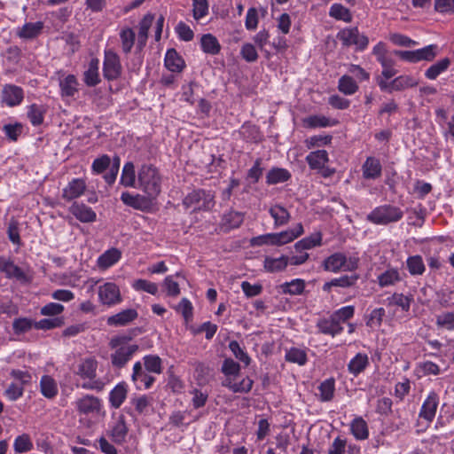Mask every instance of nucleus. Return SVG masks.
Listing matches in <instances>:
<instances>
[{
    "label": "nucleus",
    "instance_id": "nucleus-42",
    "mask_svg": "<svg viewBox=\"0 0 454 454\" xmlns=\"http://www.w3.org/2000/svg\"><path fill=\"white\" fill-rule=\"evenodd\" d=\"M289 262V257L282 255L278 258L266 257L264 268L269 272H279L284 270Z\"/></svg>",
    "mask_w": 454,
    "mask_h": 454
},
{
    "label": "nucleus",
    "instance_id": "nucleus-12",
    "mask_svg": "<svg viewBox=\"0 0 454 454\" xmlns=\"http://www.w3.org/2000/svg\"><path fill=\"white\" fill-rule=\"evenodd\" d=\"M24 98L23 90L13 84H5L2 90L1 99L8 106L20 105Z\"/></svg>",
    "mask_w": 454,
    "mask_h": 454
},
{
    "label": "nucleus",
    "instance_id": "nucleus-23",
    "mask_svg": "<svg viewBox=\"0 0 454 454\" xmlns=\"http://www.w3.org/2000/svg\"><path fill=\"white\" fill-rule=\"evenodd\" d=\"M121 200L125 205L138 210H145L149 206L147 198L140 194L133 195L124 192L121 193Z\"/></svg>",
    "mask_w": 454,
    "mask_h": 454
},
{
    "label": "nucleus",
    "instance_id": "nucleus-2",
    "mask_svg": "<svg viewBox=\"0 0 454 454\" xmlns=\"http://www.w3.org/2000/svg\"><path fill=\"white\" fill-rule=\"evenodd\" d=\"M131 338L127 335L115 336L109 341V347L114 352L111 354V364L114 368H123L138 350L137 344H130Z\"/></svg>",
    "mask_w": 454,
    "mask_h": 454
},
{
    "label": "nucleus",
    "instance_id": "nucleus-33",
    "mask_svg": "<svg viewBox=\"0 0 454 454\" xmlns=\"http://www.w3.org/2000/svg\"><path fill=\"white\" fill-rule=\"evenodd\" d=\"M350 430L356 440H365L369 437L367 423L362 417H356L352 420Z\"/></svg>",
    "mask_w": 454,
    "mask_h": 454
},
{
    "label": "nucleus",
    "instance_id": "nucleus-58",
    "mask_svg": "<svg viewBox=\"0 0 454 454\" xmlns=\"http://www.w3.org/2000/svg\"><path fill=\"white\" fill-rule=\"evenodd\" d=\"M333 137L331 135H316L307 138L304 144L308 149L321 147L331 143Z\"/></svg>",
    "mask_w": 454,
    "mask_h": 454
},
{
    "label": "nucleus",
    "instance_id": "nucleus-57",
    "mask_svg": "<svg viewBox=\"0 0 454 454\" xmlns=\"http://www.w3.org/2000/svg\"><path fill=\"white\" fill-rule=\"evenodd\" d=\"M145 371L160 374L162 372L161 359L158 356L149 355L144 357Z\"/></svg>",
    "mask_w": 454,
    "mask_h": 454
},
{
    "label": "nucleus",
    "instance_id": "nucleus-37",
    "mask_svg": "<svg viewBox=\"0 0 454 454\" xmlns=\"http://www.w3.org/2000/svg\"><path fill=\"white\" fill-rule=\"evenodd\" d=\"M165 67L171 72H180L184 67V61L176 50L170 49L166 53Z\"/></svg>",
    "mask_w": 454,
    "mask_h": 454
},
{
    "label": "nucleus",
    "instance_id": "nucleus-61",
    "mask_svg": "<svg viewBox=\"0 0 454 454\" xmlns=\"http://www.w3.org/2000/svg\"><path fill=\"white\" fill-rule=\"evenodd\" d=\"M193 6V18L200 20L208 13V2L207 0H192Z\"/></svg>",
    "mask_w": 454,
    "mask_h": 454
},
{
    "label": "nucleus",
    "instance_id": "nucleus-36",
    "mask_svg": "<svg viewBox=\"0 0 454 454\" xmlns=\"http://www.w3.org/2000/svg\"><path fill=\"white\" fill-rule=\"evenodd\" d=\"M412 301L413 299L411 296L395 293L387 298L386 302L387 306L388 307L397 306L400 307L403 311L408 312L410 310Z\"/></svg>",
    "mask_w": 454,
    "mask_h": 454
},
{
    "label": "nucleus",
    "instance_id": "nucleus-28",
    "mask_svg": "<svg viewBox=\"0 0 454 454\" xmlns=\"http://www.w3.org/2000/svg\"><path fill=\"white\" fill-rule=\"evenodd\" d=\"M328 160V153L325 150L311 152L306 157V161L312 169H325Z\"/></svg>",
    "mask_w": 454,
    "mask_h": 454
},
{
    "label": "nucleus",
    "instance_id": "nucleus-64",
    "mask_svg": "<svg viewBox=\"0 0 454 454\" xmlns=\"http://www.w3.org/2000/svg\"><path fill=\"white\" fill-rule=\"evenodd\" d=\"M436 325L447 330H454V313L445 312L436 317Z\"/></svg>",
    "mask_w": 454,
    "mask_h": 454
},
{
    "label": "nucleus",
    "instance_id": "nucleus-9",
    "mask_svg": "<svg viewBox=\"0 0 454 454\" xmlns=\"http://www.w3.org/2000/svg\"><path fill=\"white\" fill-rule=\"evenodd\" d=\"M129 428L126 424L124 415L119 414L114 417L113 423L106 431V435L118 445H121L126 442Z\"/></svg>",
    "mask_w": 454,
    "mask_h": 454
},
{
    "label": "nucleus",
    "instance_id": "nucleus-52",
    "mask_svg": "<svg viewBox=\"0 0 454 454\" xmlns=\"http://www.w3.org/2000/svg\"><path fill=\"white\" fill-rule=\"evenodd\" d=\"M13 449L16 453H24L33 449V442L27 434H22L16 437L13 443Z\"/></svg>",
    "mask_w": 454,
    "mask_h": 454
},
{
    "label": "nucleus",
    "instance_id": "nucleus-45",
    "mask_svg": "<svg viewBox=\"0 0 454 454\" xmlns=\"http://www.w3.org/2000/svg\"><path fill=\"white\" fill-rule=\"evenodd\" d=\"M136 35L133 29L130 27H124L120 32V40L121 50L125 54L131 51V49L135 43Z\"/></svg>",
    "mask_w": 454,
    "mask_h": 454
},
{
    "label": "nucleus",
    "instance_id": "nucleus-60",
    "mask_svg": "<svg viewBox=\"0 0 454 454\" xmlns=\"http://www.w3.org/2000/svg\"><path fill=\"white\" fill-rule=\"evenodd\" d=\"M64 325L62 317L43 318L40 321H35V328L38 330H51L60 327Z\"/></svg>",
    "mask_w": 454,
    "mask_h": 454
},
{
    "label": "nucleus",
    "instance_id": "nucleus-1",
    "mask_svg": "<svg viewBox=\"0 0 454 454\" xmlns=\"http://www.w3.org/2000/svg\"><path fill=\"white\" fill-rule=\"evenodd\" d=\"M162 176L153 164H143L137 171V188L148 198L156 199L161 192Z\"/></svg>",
    "mask_w": 454,
    "mask_h": 454
},
{
    "label": "nucleus",
    "instance_id": "nucleus-19",
    "mask_svg": "<svg viewBox=\"0 0 454 454\" xmlns=\"http://www.w3.org/2000/svg\"><path fill=\"white\" fill-rule=\"evenodd\" d=\"M317 327L321 333L329 334L333 337L340 333L343 330L341 325L333 315L329 318L320 319L317 324Z\"/></svg>",
    "mask_w": 454,
    "mask_h": 454
},
{
    "label": "nucleus",
    "instance_id": "nucleus-21",
    "mask_svg": "<svg viewBox=\"0 0 454 454\" xmlns=\"http://www.w3.org/2000/svg\"><path fill=\"white\" fill-rule=\"evenodd\" d=\"M79 82L74 74H68L59 80L60 94L62 98H72L79 90Z\"/></svg>",
    "mask_w": 454,
    "mask_h": 454
},
{
    "label": "nucleus",
    "instance_id": "nucleus-51",
    "mask_svg": "<svg viewBox=\"0 0 454 454\" xmlns=\"http://www.w3.org/2000/svg\"><path fill=\"white\" fill-rule=\"evenodd\" d=\"M35 321L27 317H19L14 319L12 329L15 334L20 335L29 332L35 328Z\"/></svg>",
    "mask_w": 454,
    "mask_h": 454
},
{
    "label": "nucleus",
    "instance_id": "nucleus-5",
    "mask_svg": "<svg viewBox=\"0 0 454 454\" xmlns=\"http://www.w3.org/2000/svg\"><path fill=\"white\" fill-rule=\"evenodd\" d=\"M403 215V213L399 207L383 205L374 208L367 215V220L375 224H387L399 221Z\"/></svg>",
    "mask_w": 454,
    "mask_h": 454
},
{
    "label": "nucleus",
    "instance_id": "nucleus-17",
    "mask_svg": "<svg viewBox=\"0 0 454 454\" xmlns=\"http://www.w3.org/2000/svg\"><path fill=\"white\" fill-rule=\"evenodd\" d=\"M438 406V395L434 392H431L424 401L419 411V418L428 422H432L434 419Z\"/></svg>",
    "mask_w": 454,
    "mask_h": 454
},
{
    "label": "nucleus",
    "instance_id": "nucleus-48",
    "mask_svg": "<svg viewBox=\"0 0 454 454\" xmlns=\"http://www.w3.org/2000/svg\"><path fill=\"white\" fill-rule=\"evenodd\" d=\"M406 263L408 270L412 276L422 275L425 272L426 266L420 255L408 257Z\"/></svg>",
    "mask_w": 454,
    "mask_h": 454
},
{
    "label": "nucleus",
    "instance_id": "nucleus-34",
    "mask_svg": "<svg viewBox=\"0 0 454 454\" xmlns=\"http://www.w3.org/2000/svg\"><path fill=\"white\" fill-rule=\"evenodd\" d=\"M200 45L202 51L207 54L216 55L221 51V45L217 38L211 34H206L201 36Z\"/></svg>",
    "mask_w": 454,
    "mask_h": 454
},
{
    "label": "nucleus",
    "instance_id": "nucleus-29",
    "mask_svg": "<svg viewBox=\"0 0 454 454\" xmlns=\"http://www.w3.org/2000/svg\"><path fill=\"white\" fill-rule=\"evenodd\" d=\"M121 256V253L117 248H110L103 253L98 259V266L106 270L115 264Z\"/></svg>",
    "mask_w": 454,
    "mask_h": 454
},
{
    "label": "nucleus",
    "instance_id": "nucleus-26",
    "mask_svg": "<svg viewBox=\"0 0 454 454\" xmlns=\"http://www.w3.org/2000/svg\"><path fill=\"white\" fill-rule=\"evenodd\" d=\"M358 278L359 277L357 274H354L351 276H341L340 278H333L331 281L325 283L323 286V290L325 292L329 293L333 286L348 288L356 285Z\"/></svg>",
    "mask_w": 454,
    "mask_h": 454
},
{
    "label": "nucleus",
    "instance_id": "nucleus-24",
    "mask_svg": "<svg viewBox=\"0 0 454 454\" xmlns=\"http://www.w3.org/2000/svg\"><path fill=\"white\" fill-rule=\"evenodd\" d=\"M269 213L274 220L275 227L287 224L291 218L288 210L280 204L272 205L269 209Z\"/></svg>",
    "mask_w": 454,
    "mask_h": 454
},
{
    "label": "nucleus",
    "instance_id": "nucleus-49",
    "mask_svg": "<svg viewBox=\"0 0 454 454\" xmlns=\"http://www.w3.org/2000/svg\"><path fill=\"white\" fill-rule=\"evenodd\" d=\"M400 280V274L395 269H389L378 277V282L381 287L393 286Z\"/></svg>",
    "mask_w": 454,
    "mask_h": 454
},
{
    "label": "nucleus",
    "instance_id": "nucleus-13",
    "mask_svg": "<svg viewBox=\"0 0 454 454\" xmlns=\"http://www.w3.org/2000/svg\"><path fill=\"white\" fill-rule=\"evenodd\" d=\"M87 184L82 178H74L62 190V198L67 201L80 198L86 191Z\"/></svg>",
    "mask_w": 454,
    "mask_h": 454
},
{
    "label": "nucleus",
    "instance_id": "nucleus-38",
    "mask_svg": "<svg viewBox=\"0 0 454 454\" xmlns=\"http://www.w3.org/2000/svg\"><path fill=\"white\" fill-rule=\"evenodd\" d=\"M369 364V358L366 354L357 353L356 356L351 359L348 365L350 373L356 376L361 373Z\"/></svg>",
    "mask_w": 454,
    "mask_h": 454
},
{
    "label": "nucleus",
    "instance_id": "nucleus-43",
    "mask_svg": "<svg viewBox=\"0 0 454 454\" xmlns=\"http://www.w3.org/2000/svg\"><path fill=\"white\" fill-rule=\"evenodd\" d=\"M322 244V234L320 232H316L311 234L309 237H306L301 240H299L294 245V248L296 251L311 249L315 247L321 246Z\"/></svg>",
    "mask_w": 454,
    "mask_h": 454
},
{
    "label": "nucleus",
    "instance_id": "nucleus-4",
    "mask_svg": "<svg viewBox=\"0 0 454 454\" xmlns=\"http://www.w3.org/2000/svg\"><path fill=\"white\" fill-rule=\"evenodd\" d=\"M359 259L355 256L347 257L342 253H334L325 259L323 267L327 271L339 272L340 270L353 271L358 268Z\"/></svg>",
    "mask_w": 454,
    "mask_h": 454
},
{
    "label": "nucleus",
    "instance_id": "nucleus-22",
    "mask_svg": "<svg viewBox=\"0 0 454 454\" xmlns=\"http://www.w3.org/2000/svg\"><path fill=\"white\" fill-rule=\"evenodd\" d=\"M363 176L365 179H376L381 176L382 167L380 160L374 157H368L363 167Z\"/></svg>",
    "mask_w": 454,
    "mask_h": 454
},
{
    "label": "nucleus",
    "instance_id": "nucleus-54",
    "mask_svg": "<svg viewBox=\"0 0 454 454\" xmlns=\"http://www.w3.org/2000/svg\"><path fill=\"white\" fill-rule=\"evenodd\" d=\"M329 15L336 20L350 22L352 15L348 8L340 4H333L329 12Z\"/></svg>",
    "mask_w": 454,
    "mask_h": 454
},
{
    "label": "nucleus",
    "instance_id": "nucleus-7",
    "mask_svg": "<svg viewBox=\"0 0 454 454\" xmlns=\"http://www.w3.org/2000/svg\"><path fill=\"white\" fill-rule=\"evenodd\" d=\"M122 74V66L119 55L113 50L104 52L103 75L107 81L118 80Z\"/></svg>",
    "mask_w": 454,
    "mask_h": 454
},
{
    "label": "nucleus",
    "instance_id": "nucleus-47",
    "mask_svg": "<svg viewBox=\"0 0 454 454\" xmlns=\"http://www.w3.org/2000/svg\"><path fill=\"white\" fill-rule=\"evenodd\" d=\"M46 109L42 105L33 104L28 107L27 117L34 126L43 123Z\"/></svg>",
    "mask_w": 454,
    "mask_h": 454
},
{
    "label": "nucleus",
    "instance_id": "nucleus-14",
    "mask_svg": "<svg viewBox=\"0 0 454 454\" xmlns=\"http://www.w3.org/2000/svg\"><path fill=\"white\" fill-rule=\"evenodd\" d=\"M69 212L82 223H93L97 218L96 212L83 203L74 202Z\"/></svg>",
    "mask_w": 454,
    "mask_h": 454
},
{
    "label": "nucleus",
    "instance_id": "nucleus-18",
    "mask_svg": "<svg viewBox=\"0 0 454 454\" xmlns=\"http://www.w3.org/2000/svg\"><path fill=\"white\" fill-rule=\"evenodd\" d=\"M301 122L306 129H317L335 126L338 121L321 114H312L303 118Z\"/></svg>",
    "mask_w": 454,
    "mask_h": 454
},
{
    "label": "nucleus",
    "instance_id": "nucleus-44",
    "mask_svg": "<svg viewBox=\"0 0 454 454\" xmlns=\"http://www.w3.org/2000/svg\"><path fill=\"white\" fill-rule=\"evenodd\" d=\"M41 392L46 398L51 399L58 394L56 381L49 375H43L40 381Z\"/></svg>",
    "mask_w": 454,
    "mask_h": 454
},
{
    "label": "nucleus",
    "instance_id": "nucleus-25",
    "mask_svg": "<svg viewBox=\"0 0 454 454\" xmlns=\"http://www.w3.org/2000/svg\"><path fill=\"white\" fill-rule=\"evenodd\" d=\"M304 232L301 223H298L294 228L289 229L279 233H275L277 246H283L292 242Z\"/></svg>",
    "mask_w": 454,
    "mask_h": 454
},
{
    "label": "nucleus",
    "instance_id": "nucleus-32",
    "mask_svg": "<svg viewBox=\"0 0 454 454\" xmlns=\"http://www.w3.org/2000/svg\"><path fill=\"white\" fill-rule=\"evenodd\" d=\"M244 221V215L237 211H230L223 215L222 220V228L227 231L238 228Z\"/></svg>",
    "mask_w": 454,
    "mask_h": 454
},
{
    "label": "nucleus",
    "instance_id": "nucleus-27",
    "mask_svg": "<svg viewBox=\"0 0 454 454\" xmlns=\"http://www.w3.org/2000/svg\"><path fill=\"white\" fill-rule=\"evenodd\" d=\"M0 271L4 272L7 278H14L19 280H25L26 275L23 270L12 261L0 257Z\"/></svg>",
    "mask_w": 454,
    "mask_h": 454
},
{
    "label": "nucleus",
    "instance_id": "nucleus-59",
    "mask_svg": "<svg viewBox=\"0 0 454 454\" xmlns=\"http://www.w3.org/2000/svg\"><path fill=\"white\" fill-rule=\"evenodd\" d=\"M286 359L291 363H296L299 365H303L307 362V354L304 350L293 348L286 354Z\"/></svg>",
    "mask_w": 454,
    "mask_h": 454
},
{
    "label": "nucleus",
    "instance_id": "nucleus-63",
    "mask_svg": "<svg viewBox=\"0 0 454 454\" xmlns=\"http://www.w3.org/2000/svg\"><path fill=\"white\" fill-rule=\"evenodd\" d=\"M190 394L192 395V403L194 409H199L205 406L208 398L207 393L197 388H193L191 390Z\"/></svg>",
    "mask_w": 454,
    "mask_h": 454
},
{
    "label": "nucleus",
    "instance_id": "nucleus-55",
    "mask_svg": "<svg viewBox=\"0 0 454 454\" xmlns=\"http://www.w3.org/2000/svg\"><path fill=\"white\" fill-rule=\"evenodd\" d=\"M385 317V309L377 308L366 317V325L371 329L380 328L383 317Z\"/></svg>",
    "mask_w": 454,
    "mask_h": 454
},
{
    "label": "nucleus",
    "instance_id": "nucleus-11",
    "mask_svg": "<svg viewBox=\"0 0 454 454\" xmlns=\"http://www.w3.org/2000/svg\"><path fill=\"white\" fill-rule=\"evenodd\" d=\"M98 298L102 304L107 306L119 304L122 301L118 286L113 282H106L98 287Z\"/></svg>",
    "mask_w": 454,
    "mask_h": 454
},
{
    "label": "nucleus",
    "instance_id": "nucleus-8",
    "mask_svg": "<svg viewBox=\"0 0 454 454\" xmlns=\"http://www.w3.org/2000/svg\"><path fill=\"white\" fill-rule=\"evenodd\" d=\"M338 38L341 41L343 45H355L358 51L364 50L369 43L368 37L365 35L361 34L356 27L342 29L338 34Z\"/></svg>",
    "mask_w": 454,
    "mask_h": 454
},
{
    "label": "nucleus",
    "instance_id": "nucleus-50",
    "mask_svg": "<svg viewBox=\"0 0 454 454\" xmlns=\"http://www.w3.org/2000/svg\"><path fill=\"white\" fill-rule=\"evenodd\" d=\"M419 82L410 75H400L392 81V89L395 91L403 90L407 88L415 87Z\"/></svg>",
    "mask_w": 454,
    "mask_h": 454
},
{
    "label": "nucleus",
    "instance_id": "nucleus-20",
    "mask_svg": "<svg viewBox=\"0 0 454 454\" xmlns=\"http://www.w3.org/2000/svg\"><path fill=\"white\" fill-rule=\"evenodd\" d=\"M99 60L97 58L90 59L87 70L83 74V82L89 87H94L100 82Z\"/></svg>",
    "mask_w": 454,
    "mask_h": 454
},
{
    "label": "nucleus",
    "instance_id": "nucleus-15",
    "mask_svg": "<svg viewBox=\"0 0 454 454\" xmlns=\"http://www.w3.org/2000/svg\"><path fill=\"white\" fill-rule=\"evenodd\" d=\"M138 317L137 311L134 309H127L121 312L109 317L106 323L110 326H125L137 319Z\"/></svg>",
    "mask_w": 454,
    "mask_h": 454
},
{
    "label": "nucleus",
    "instance_id": "nucleus-39",
    "mask_svg": "<svg viewBox=\"0 0 454 454\" xmlns=\"http://www.w3.org/2000/svg\"><path fill=\"white\" fill-rule=\"evenodd\" d=\"M127 393V387L124 383L116 385L109 395V402L111 405L115 409L119 408L125 401Z\"/></svg>",
    "mask_w": 454,
    "mask_h": 454
},
{
    "label": "nucleus",
    "instance_id": "nucleus-46",
    "mask_svg": "<svg viewBox=\"0 0 454 454\" xmlns=\"http://www.w3.org/2000/svg\"><path fill=\"white\" fill-rule=\"evenodd\" d=\"M291 177L290 173L285 168H272L270 169L266 176V182L268 184H276L284 183Z\"/></svg>",
    "mask_w": 454,
    "mask_h": 454
},
{
    "label": "nucleus",
    "instance_id": "nucleus-41",
    "mask_svg": "<svg viewBox=\"0 0 454 454\" xmlns=\"http://www.w3.org/2000/svg\"><path fill=\"white\" fill-rule=\"evenodd\" d=\"M319 400L321 402H330L334 397L335 381L330 378L320 383L318 386Z\"/></svg>",
    "mask_w": 454,
    "mask_h": 454
},
{
    "label": "nucleus",
    "instance_id": "nucleus-56",
    "mask_svg": "<svg viewBox=\"0 0 454 454\" xmlns=\"http://www.w3.org/2000/svg\"><path fill=\"white\" fill-rule=\"evenodd\" d=\"M283 292L292 295H298L303 293L305 282L302 279L296 278L291 282H286L282 286Z\"/></svg>",
    "mask_w": 454,
    "mask_h": 454
},
{
    "label": "nucleus",
    "instance_id": "nucleus-40",
    "mask_svg": "<svg viewBox=\"0 0 454 454\" xmlns=\"http://www.w3.org/2000/svg\"><path fill=\"white\" fill-rule=\"evenodd\" d=\"M450 65L449 58H444L431 65L425 72V76L429 80H435L441 74L445 72Z\"/></svg>",
    "mask_w": 454,
    "mask_h": 454
},
{
    "label": "nucleus",
    "instance_id": "nucleus-62",
    "mask_svg": "<svg viewBox=\"0 0 454 454\" xmlns=\"http://www.w3.org/2000/svg\"><path fill=\"white\" fill-rule=\"evenodd\" d=\"M436 45L431 44L426 46L424 48L416 50V56L418 58V62L421 60L431 61L436 56Z\"/></svg>",
    "mask_w": 454,
    "mask_h": 454
},
{
    "label": "nucleus",
    "instance_id": "nucleus-16",
    "mask_svg": "<svg viewBox=\"0 0 454 454\" xmlns=\"http://www.w3.org/2000/svg\"><path fill=\"white\" fill-rule=\"evenodd\" d=\"M132 380L138 388L144 387L145 389L151 387L154 382V377L151 376L147 371L144 370L140 362H137L133 366Z\"/></svg>",
    "mask_w": 454,
    "mask_h": 454
},
{
    "label": "nucleus",
    "instance_id": "nucleus-53",
    "mask_svg": "<svg viewBox=\"0 0 454 454\" xmlns=\"http://www.w3.org/2000/svg\"><path fill=\"white\" fill-rule=\"evenodd\" d=\"M338 89L345 95H353L357 91L358 86L351 76L343 75L339 80Z\"/></svg>",
    "mask_w": 454,
    "mask_h": 454
},
{
    "label": "nucleus",
    "instance_id": "nucleus-10",
    "mask_svg": "<svg viewBox=\"0 0 454 454\" xmlns=\"http://www.w3.org/2000/svg\"><path fill=\"white\" fill-rule=\"evenodd\" d=\"M74 404L78 413L82 415H98L102 410L101 400L92 395H85L78 398Z\"/></svg>",
    "mask_w": 454,
    "mask_h": 454
},
{
    "label": "nucleus",
    "instance_id": "nucleus-35",
    "mask_svg": "<svg viewBox=\"0 0 454 454\" xmlns=\"http://www.w3.org/2000/svg\"><path fill=\"white\" fill-rule=\"evenodd\" d=\"M43 28V23L42 21L28 22L19 29L17 35L20 38L32 39L40 35Z\"/></svg>",
    "mask_w": 454,
    "mask_h": 454
},
{
    "label": "nucleus",
    "instance_id": "nucleus-3",
    "mask_svg": "<svg viewBox=\"0 0 454 454\" xmlns=\"http://www.w3.org/2000/svg\"><path fill=\"white\" fill-rule=\"evenodd\" d=\"M98 362L95 358L88 357L81 361L77 366L75 373L83 380H88L82 384L83 389L101 391L104 388V383L97 380Z\"/></svg>",
    "mask_w": 454,
    "mask_h": 454
},
{
    "label": "nucleus",
    "instance_id": "nucleus-31",
    "mask_svg": "<svg viewBox=\"0 0 454 454\" xmlns=\"http://www.w3.org/2000/svg\"><path fill=\"white\" fill-rule=\"evenodd\" d=\"M153 15L148 13L145 15L142 20L139 22V30L137 35V48L140 50L146 44L148 37V30L153 21Z\"/></svg>",
    "mask_w": 454,
    "mask_h": 454
},
{
    "label": "nucleus",
    "instance_id": "nucleus-6",
    "mask_svg": "<svg viewBox=\"0 0 454 454\" xmlns=\"http://www.w3.org/2000/svg\"><path fill=\"white\" fill-rule=\"evenodd\" d=\"M186 208L197 210H209L215 205L214 195L205 190H196L190 192L183 200Z\"/></svg>",
    "mask_w": 454,
    "mask_h": 454
},
{
    "label": "nucleus",
    "instance_id": "nucleus-30",
    "mask_svg": "<svg viewBox=\"0 0 454 454\" xmlns=\"http://www.w3.org/2000/svg\"><path fill=\"white\" fill-rule=\"evenodd\" d=\"M121 184L125 187H137L134 163L128 161L124 164L120 179Z\"/></svg>",
    "mask_w": 454,
    "mask_h": 454
}]
</instances>
